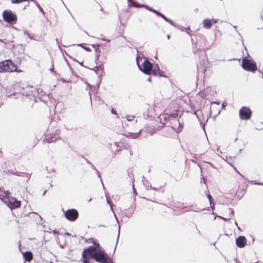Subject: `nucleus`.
Wrapping results in <instances>:
<instances>
[{"label": "nucleus", "instance_id": "nucleus-18", "mask_svg": "<svg viewBox=\"0 0 263 263\" xmlns=\"http://www.w3.org/2000/svg\"><path fill=\"white\" fill-rule=\"evenodd\" d=\"M4 66L5 64H4V62H0V72H6Z\"/></svg>", "mask_w": 263, "mask_h": 263}, {"label": "nucleus", "instance_id": "nucleus-45", "mask_svg": "<svg viewBox=\"0 0 263 263\" xmlns=\"http://www.w3.org/2000/svg\"><path fill=\"white\" fill-rule=\"evenodd\" d=\"M56 41H57V43H59V41H58V39H56Z\"/></svg>", "mask_w": 263, "mask_h": 263}, {"label": "nucleus", "instance_id": "nucleus-29", "mask_svg": "<svg viewBox=\"0 0 263 263\" xmlns=\"http://www.w3.org/2000/svg\"><path fill=\"white\" fill-rule=\"evenodd\" d=\"M227 105V103L226 102H223L222 104V108H224L225 106H226Z\"/></svg>", "mask_w": 263, "mask_h": 263}, {"label": "nucleus", "instance_id": "nucleus-19", "mask_svg": "<svg viewBox=\"0 0 263 263\" xmlns=\"http://www.w3.org/2000/svg\"><path fill=\"white\" fill-rule=\"evenodd\" d=\"M106 197H107V195L106 194ZM107 202L110 205V209L112 211V212L114 213V216L115 217H116V219L117 220V221L118 222V220L116 217V215H115V212H114L113 211V209H112V204L111 203V202L109 201V200L107 199Z\"/></svg>", "mask_w": 263, "mask_h": 263}, {"label": "nucleus", "instance_id": "nucleus-43", "mask_svg": "<svg viewBox=\"0 0 263 263\" xmlns=\"http://www.w3.org/2000/svg\"><path fill=\"white\" fill-rule=\"evenodd\" d=\"M46 192V191H44V192H43V195H44L45 194V193Z\"/></svg>", "mask_w": 263, "mask_h": 263}, {"label": "nucleus", "instance_id": "nucleus-38", "mask_svg": "<svg viewBox=\"0 0 263 263\" xmlns=\"http://www.w3.org/2000/svg\"><path fill=\"white\" fill-rule=\"evenodd\" d=\"M213 103L217 104H220V103L218 102H214Z\"/></svg>", "mask_w": 263, "mask_h": 263}, {"label": "nucleus", "instance_id": "nucleus-42", "mask_svg": "<svg viewBox=\"0 0 263 263\" xmlns=\"http://www.w3.org/2000/svg\"><path fill=\"white\" fill-rule=\"evenodd\" d=\"M101 182H102V186H103V188H104V184H103V182H102V180H101Z\"/></svg>", "mask_w": 263, "mask_h": 263}, {"label": "nucleus", "instance_id": "nucleus-32", "mask_svg": "<svg viewBox=\"0 0 263 263\" xmlns=\"http://www.w3.org/2000/svg\"><path fill=\"white\" fill-rule=\"evenodd\" d=\"M211 208H212V209L213 210H214V209H215V205H214V203H213V204H212V205H211Z\"/></svg>", "mask_w": 263, "mask_h": 263}, {"label": "nucleus", "instance_id": "nucleus-46", "mask_svg": "<svg viewBox=\"0 0 263 263\" xmlns=\"http://www.w3.org/2000/svg\"><path fill=\"white\" fill-rule=\"evenodd\" d=\"M79 64H80V65H82V63H80V62H79Z\"/></svg>", "mask_w": 263, "mask_h": 263}, {"label": "nucleus", "instance_id": "nucleus-14", "mask_svg": "<svg viewBox=\"0 0 263 263\" xmlns=\"http://www.w3.org/2000/svg\"><path fill=\"white\" fill-rule=\"evenodd\" d=\"M152 70H153V73L155 76L159 75L160 73V69L157 65L152 66Z\"/></svg>", "mask_w": 263, "mask_h": 263}, {"label": "nucleus", "instance_id": "nucleus-34", "mask_svg": "<svg viewBox=\"0 0 263 263\" xmlns=\"http://www.w3.org/2000/svg\"><path fill=\"white\" fill-rule=\"evenodd\" d=\"M111 112L114 114H116V111L114 110L113 109H111Z\"/></svg>", "mask_w": 263, "mask_h": 263}, {"label": "nucleus", "instance_id": "nucleus-47", "mask_svg": "<svg viewBox=\"0 0 263 263\" xmlns=\"http://www.w3.org/2000/svg\"><path fill=\"white\" fill-rule=\"evenodd\" d=\"M257 184H263V183H258Z\"/></svg>", "mask_w": 263, "mask_h": 263}, {"label": "nucleus", "instance_id": "nucleus-6", "mask_svg": "<svg viewBox=\"0 0 263 263\" xmlns=\"http://www.w3.org/2000/svg\"><path fill=\"white\" fill-rule=\"evenodd\" d=\"M137 64L139 69L146 74H149L152 69V64L147 60H144L141 66L139 65L138 62Z\"/></svg>", "mask_w": 263, "mask_h": 263}, {"label": "nucleus", "instance_id": "nucleus-3", "mask_svg": "<svg viewBox=\"0 0 263 263\" xmlns=\"http://www.w3.org/2000/svg\"><path fill=\"white\" fill-rule=\"evenodd\" d=\"M92 258L99 263H110V259L104 251L100 250L99 252L95 253Z\"/></svg>", "mask_w": 263, "mask_h": 263}, {"label": "nucleus", "instance_id": "nucleus-50", "mask_svg": "<svg viewBox=\"0 0 263 263\" xmlns=\"http://www.w3.org/2000/svg\"><path fill=\"white\" fill-rule=\"evenodd\" d=\"M186 29L189 30V29H190L189 27H187V28H186Z\"/></svg>", "mask_w": 263, "mask_h": 263}, {"label": "nucleus", "instance_id": "nucleus-15", "mask_svg": "<svg viewBox=\"0 0 263 263\" xmlns=\"http://www.w3.org/2000/svg\"><path fill=\"white\" fill-rule=\"evenodd\" d=\"M57 140V137L55 136H50L46 137L44 139V141H47L48 142H52Z\"/></svg>", "mask_w": 263, "mask_h": 263}, {"label": "nucleus", "instance_id": "nucleus-8", "mask_svg": "<svg viewBox=\"0 0 263 263\" xmlns=\"http://www.w3.org/2000/svg\"><path fill=\"white\" fill-rule=\"evenodd\" d=\"M5 203L10 209H15L20 207L21 201L17 200L15 198H10L5 201Z\"/></svg>", "mask_w": 263, "mask_h": 263}, {"label": "nucleus", "instance_id": "nucleus-10", "mask_svg": "<svg viewBox=\"0 0 263 263\" xmlns=\"http://www.w3.org/2000/svg\"><path fill=\"white\" fill-rule=\"evenodd\" d=\"M236 243L239 248H243L247 243L246 238L245 236H240L236 239Z\"/></svg>", "mask_w": 263, "mask_h": 263}, {"label": "nucleus", "instance_id": "nucleus-37", "mask_svg": "<svg viewBox=\"0 0 263 263\" xmlns=\"http://www.w3.org/2000/svg\"><path fill=\"white\" fill-rule=\"evenodd\" d=\"M258 28V29H261V25H260H260H259V26H258V28Z\"/></svg>", "mask_w": 263, "mask_h": 263}, {"label": "nucleus", "instance_id": "nucleus-20", "mask_svg": "<svg viewBox=\"0 0 263 263\" xmlns=\"http://www.w3.org/2000/svg\"><path fill=\"white\" fill-rule=\"evenodd\" d=\"M135 116H132V115H127L125 117V118L126 119V120L128 121H132L134 120L135 119Z\"/></svg>", "mask_w": 263, "mask_h": 263}, {"label": "nucleus", "instance_id": "nucleus-36", "mask_svg": "<svg viewBox=\"0 0 263 263\" xmlns=\"http://www.w3.org/2000/svg\"><path fill=\"white\" fill-rule=\"evenodd\" d=\"M182 127H179V129H178V132H180L182 130Z\"/></svg>", "mask_w": 263, "mask_h": 263}, {"label": "nucleus", "instance_id": "nucleus-28", "mask_svg": "<svg viewBox=\"0 0 263 263\" xmlns=\"http://www.w3.org/2000/svg\"><path fill=\"white\" fill-rule=\"evenodd\" d=\"M101 40H102V41H107L108 42H110L109 40H107V39H105L104 38H101Z\"/></svg>", "mask_w": 263, "mask_h": 263}, {"label": "nucleus", "instance_id": "nucleus-51", "mask_svg": "<svg viewBox=\"0 0 263 263\" xmlns=\"http://www.w3.org/2000/svg\"><path fill=\"white\" fill-rule=\"evenodd\" d=\"M92 46L93 47H95V45H92Z\"/></svg>", "mask_w": 263, "mask_h": 263}, {"label": "nucleus", "instance_id": "nucleus-2", "mask_svg": "<svg viewBox=\"0 0 263 263\" xmlns=\"http://www.w3.org/2000/svg\"><path fill=\"white\" fill-rule=\"evenodd\" d=\"M93 243V246H90L86 249H84L83 253H82V257L85 259H86L87 261V256H89L91 258H93V255L96 252H99L100 250V246L98 243H97L95 242Z\"/></svg>", "mask_w": 263, "mask_h": 263}, {"label": "nucleus", "instance_id": "nucleus-25", "mask_svg": "<svg viewBox=\"0 0 263 263\" xmlns=\"http://www.w3.org/2000/svg\"><path fill=\"white\" fill-rule=\"evenodd\" d=\"M24 34L28 36L30 39H31V36L30 35L29 33L26 31L24 32Z\"/></svg>", "mask_w": 263, "mask_h": 263}, {"label": "nucleus", "instance_id": "nucleus-4", "mask_svg": "<svg viewBox=\"0 0 263 263\" xmlns=\"http://www.w3.org/2000/svg\"><path fill=\"white\" fill-rule=\"evenodd\" d=\"M242 67L244 69L252 72H255L257 70L256 63L247 58H244L242 60Z\"/></svg>", "mask_w": 263, "mask_h": 263}, {"label": "nucleus", "instance_id": "nucleus-30", "mask_svg": "<svg viewBox=\"0 0 263 263\" xmlns=\"http://www.w3.org/2000/svg\"><path fill=\"white\" fill-rule=\"evenodd\" d=\"M127 1L131 3L132 5H133V4L135 3L133 0H127Z\"/></svg>", "mask_w": 263, "mask_h": 263}, {"label": "nucleus", "instance_id": "nucleus-7", "mask_svg": "<svg viewBox=\"0 0 263 263\" xmlns=\"http://www.w3.org/2000/svg\"><path fill=\"white\" fill-rule=\"evenodd\" d=\"M4 64H5V68L6 72H13V71H16V72H21L22 70H17V67L15 66L14 64H13L11 61L10 60H6L3 61Z\"/></svg>", "mask_w": 263, "mask_h": 263}, {"label": "nucleus", "instance_id": "nucleus-44", "mask_svg": "<svg viewBox=\"0 0 263 263\" xmlns=\"http://www.w3.org/2000/svg\"><path fill=\"white\" fill-rule=\"evenodd\" d=\"M78 46L82 47V44H79Z\"/></svg>", "mask_w": 263, "mask_h": 263}, {"label": "nucleus", "instance_id": "nucleus-31", "mask_svg": "<svg viewBox=\"0 0 263 263\" xmlns=\"http://www.w3.org/2000/svg\"><path fill=\"white\" fill-rule=\"evenodd\" d=\"M118 228H119V230H118V238H117V239H118V237H119V234H120V226H119Z\"/></svg>", "mask_w": 263, "mask_h": 263}, {"label": "nucleus", "instance_id": "nucleus-27", "mask_svg": "<svg viewBox=\"0 0 263 263\" xmlns=\"http://www.w3.org/2000/svg\"><path fill=\"white\" fill-rule=\"evenodd\" d=\"M85 50H86V51H90V49L88 47H83Z\"/></svg>", "mask_w": 263, "mask_h": 263}, {"label": "nucleus", "instance_id": "nucleus-24", "mask_svg": "<svg viewBox=\"0 0 263 263\" xmlns=\"http://www.w3.org/2000/svg\"><path fill=\"white\" fill-rule=\"evenodd\" d=\"M152 12H154V13H156V14H157V15H159V16H160V15H161V13L159 12L158 11H157V10H155V9H153V10H152Z\"/></svg>", "mask_w": 263, "mask_h": 263}, {"label": "nucleus", "instance_id": "nucleus-23", "mask_svg": "<svg viewBox=\"0 0 263 263\" xmlns=\"http://www.w3.org/2000/svg\"><path fill=\"white\" fill-rule=\"evenodd\" d=\"M132 6H133L134 7H138V8L143 7L142 5H140L139 4H137L135 3H134Z\"/></svg>", "mask_w": 263, "mask_h": 263}, {"label": "nucleus", "instance_id": "nucleus-1", "mask_svg": "<svg viewBox=\"0 0 263 263\" xmlns=\"http://www.w3.org/2000/svg\"><path fill=\"white\" fill-rule=\"evenodd\" d=\"M2 16L3 20L11 25L15 24L17 22V18L16 14L10 10H4Z\"/></svg>", "mask_w": 263, "mask_h": 263}, {"label": "nucleus", "instance_id": "nucleus-39", "mask_svg": "<svg viewBox=\"0 0 263 263\" xmlns=\"http://www.w3.org/2000/svg\"><path fill=\"white\" fill-rule=\"evenodd\" d=\"M133 188L134 192L135 193L136 192V190L134 188V185H133Z\"/></svg>", "mask_w": 263, "mask_h": 263}, {"label": "nucleus", "instance_id": "nucleus-26", "mask_svg": "<svg viewBox=\"0 0 263 263\" xmlns=\"http://www.w3.org/2000/svg\"><path fill=\"white\" fill-rule=\"evenodd\" d=\"M207 197H208L209 200L212 199V198H213L212 196L210 194H208Z\"/></svg>", "mask_w": 263, "mask_h": 263}, {"label": "nucleus", "instance_id": "nucleus-21", "mask_svg": "<svg viewBox=\"0 0 263 263\" xmlns=\"http://www.w3.org/2000/svg\"><path fill=\"white\" fill-rule=\"evenodd\" d=\"M142 7H143L144 8H146L147 9H148V10H149L150 11H152V10H153V9L150 8L149 7H148V6L147 5H142Z\"/></svg>", "mask_w": 263, "mask_h": 263}, {"label": "nucleus", "instance_id": "nucleus-49", "mask_svg": "<svg viewBox=\"0 0 263 263\" xmlns=\"http://www.w3.org/2000/svg\"><path fill=\"white\" fill-rule=\"evenodd\" d=\"M167 38L170 39V35H167Z\"/></svg>", "mask_w": 263, "mask_h": 263}, {"label": "nucleus", "instance_id": "nucleus-22", "mask_svg": "<svg viewBox=\"0 0 263 263\" xmlns=\"http://www.w3.org/2000/svg\"><path fill=\"white\" fill-rule=\"evenodd\" d=\"M142 7H143L144 8H146L147 9H148V10H149L150 11H152V10H153V9L150 8L149 7H148V6L147 5H142Z\"/></svg>", "mask_w": 263, "mask_h": 263}, {"label": "nucleus", "instance_id": "nucleus-35", "mask_svg": "<svg viewBox=\"0 0 263 263\" xmlns=\"http://www.w3.org/2000/svg\"><path fill=\"white\" fill-rule=\"evenodd\" d=\"M83 263H89L86 259L83 260Z\"/></svg>", "mask_w": 263, "mask_h": 263}, {"label": "nucleus", "instance_id": "nucleus-33", "mask_svg": "<svg viewBox=\"0 0 263 263\" xmlns=\"http://www.w3.org/2000/svg\"><path fill=\"white\" fill-rule=\"evenodd\" d=\"M209 201H210V205H212V204L213 203V199H210Z\"/></svg>", "mask_w": 263, "mask_h": 263}, {"label": "nucleus", "instance_id": "nucleus-16", "mask_svg": "<svg viewBox=\"0 0 263 263\" xmlns=\"http://www.w3.org/2000/svg\"><path fill=\"white\" fill-rule=\"evenodd\" d=\"M140 133H141V130L138 133H129L127 135V136L128 137H130L132 138H136L139 136V135L140 134Z\"/></svg>", "mask_w": 263, "mask_h": 263}, {"label": "nucleus", "instance_id": "nucleus-5", "mask_svg": "<svg viewBox=\"0 0 263 263\" xmlns=\"http://www.w3.org/2000/svg\"><path fill=\"white\" fill-rule=\"evenodd\" d=\"M64 215L66 218L70 221H75L78 217L79 213L76 209H68L64 212Z\"/></svg>", "mask_w": 263, "mask_h": 263}, {"label": "nucleus", "instance_id": "nucleus-17", "mask_svg": "<svg viewBox=\"0 0 263 263\" xmlns=\"http://www.w3.org/2000/svg\"><path fill=\"white\" fill-rule=\"evenodd\" d=\"M160 16L162 17L165 21L170 23L171 25L176 26V25L172 20L165 17L163 14L161 13Z\"/></svg>", "mask_w": 263, "mask_h": 263}, {"label": "nucleus", "instance_id": "nucleus-41", "mask_svg": "<svg viewBox=\"0 0 263 263\" xmlns=\"http://www.w3.org/2000/svg\"><path fill=\"white\" fill-rule=\"evenodd\" d=\"M53 232L54 234H55L57 233V231L54 230V231H53Z\"/></svg>", "mask_w": 263, "mask_h": 263}, {"label": "nucleus", "instance_id": "nucleus-9", "mask_svg": "<svg viewBox=\"0 0 263 263\" xmlns=\"http://www.w3.org/2000/svg\"><path fill=\"white\" fill-rule=\"evenodd\" d=\"M239 116L241 119H249L251 116L250 109L248 107H242L239 110Z\"/></svg>", "mask_w": 263, "mask_h": 263}, {"label": "nucleus", "instance_id": "nucleus-40", "mask_svg": "<svg viewBox=\"0 0 263 263\" xmlns=\"http://www.w3.org/2000/svg\"><path fill=\"white\" fill-rule=\"evenodd\" d=\"M147 80H148V81H149V82H150V81H151V78H149L147 79Z\"/></svg>", "mask_w": 263, "mask_h": 263}, {"label": "nucleus", "instance_id": "nucleus-11", "mask_svg": "<svg viewBox=\"0 0 263 263\" xmlns=\"http://www.w3.org/2000/svg\"><path fill=\"white\" fill-rule=\"evenodd\" d=\"M217 19H205L203 21V26L205 28L209 29L211 27L213 24H215L217 22Z\"/></svg>", "mask_w": 263, "mask_h": 263}, {"label": "nucleus", "instance_id": "nucleus-13", "mask_svg": "<svg viewBox=\"0 0 263 263\" xmlns=\"http://www.w3.org/2000/svg\"><path fill=\"white\" fill-rule=\"evenodd\" d=\"M25 260L29 261L32 259V254L30 252H26L23 254Z\"/></svg>", "mask_w": 263, "mask_h": 263}, {"label": "nucleus", "instance_id": "nucleus-48", "mask_svg": "<svg viewBox=\"0 0 263 263\" xmlns=\"http://www.w3.org/2000/svg\"><path fill=\"white\" fill-rule=\"evenodd\" d=\"M91 198H90V199H89V200H88V201H89H89H91Z\"/></svg>", "mask_w": 263, "mask_h": 263}, {"label": "nucleus", "instance_id": "nucleus-12", "mask_svg": "<svg viewBox=\"0 0 263 263\" xmlns=\"http://www.w3.org/2000/svg\"><path fill=\"white\" fill-rule=\"evenodd\" d=\"M9 193L8 191H3L0 189V199L4 203L5 201L7 200L9 197Z\"/></svg>", "mask_w": 263, "mask_h": 263}]
</instances>
